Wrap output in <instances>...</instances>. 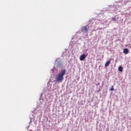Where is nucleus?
I'll list each match as a JSON object with an SVG mask.
<instances>
[{
    "mask_svg": "<svg viewBox=\"0 0 131 131\" xmlns=\"http://www.w3.org/2000/svg\"><path fill=\"white\" fill-rule=\"evenodd\" d=\"M66 74V70L62 69L57 75H56V80L59 82H62L64 79V76Z\"/></svg>",
    "mask_w": 131,
    "mask_h": 131,
    "instance_id": "obj_1",
    "label": "nucleus"
},
{
    "mask_svg": "<svg viewBox=\"0 0 131 131\" xmlns=\"http://www.w3.org/2000/svg\"><path fill=\"white\" fill-rule=\"evenodd\" d=\"M85 58H86V55L85 54H82L80 56L79 59L80 61H83Z\"/></svg>",
    "mask_w": 131,
    "mask_h": 131,
    "instance_id": "obj_2",
    "label": "nucleus"
},
{
    "mask_svg": "<svg viewBox=\"0 0 131 131\" xmlns=\"http://www.w3.org/2000/svg\"><path fill=\"white\" fill-rule=\"evenodd\" d=\"M82 30L84 32H88V27L86 26L83 27L82 29Z\"/></svg>",
    "mask_w": 131,
    "mask_h": 131,
    "instance_id": "obj_3",
    "label": "nucleus"
},
{
    "mask_svg": "<svg viewBox=\"0 0 131 131\" xmlns=\"http://www.w3.org/2000/svg\"><path fill=\"white\" fill-rule=\"evenodd\" d=\"M123 53L125 54V55H127L128 54V49L127 48H125L123 50Z\"/></svg>",
    "mask_w": 131,
    "mask_h": 131,
    "instance_id": "obj_4",
    "label": "nucleus"
},
{
    "mask_svg": "<svg viewBox=\"0 0 131 131\" xmlns=\"http://www.w3.org/2000/svg\"><path fill=\"white\" fill-rule=\"evenodd\" d=\"M118 70H119V71H120V72H122V71L123 70V68H122V67L120 66L118 68Z\"/></svg>",
    "mask_w": 131,
    "mask_h": 131,
    "instance_id": "obj_5",
    "label": "nucleus"
},
{
    "mask_svg": "<svg viewBox=\"0 0 131 131\" xmlns=\"http://www.w3.org/2000/svg\"><path fill=\"white\" fill-rule=\"evenodd\" d=\"M110 62H111L110 60H107V61H106V62H105V67H107V66H108V65H109V64H110Z\"/></svg>",
    "mask_w": 131,
    "mask_h": 131,
    "instance_id": "obj_6",
    "label": "nucleus"
},
{
    "mask_svg": "<svg viewBox=\"0 0 131 131\" xmlns=\"http://www.w3.org/2000/svg\"><path fill=\"white\" fill-rule=\"evenodd\" d=\"M112 21H116V18L115 17H113V18H112Z\"/></svg>",
    "mask_w": 131,
    "mask_h": 131,
    "instance_id": "obj_7",
    "label": "nucleus"
},
{
    "mask_svg": "<svg viewBox=\"0 0 131 131\" xmlns=\"http://www.w3.org/2000/svg\"><path fill=\"white\" fill-rule=\"evenodd\" d=\"M110 91H114V86H112V88H111Z\"/></svg>",
    "mask_w": 131,
    "mask_h": 131,
    "instance_id": "obj_8",
    "label": "nucleus"
}]
</instances>
